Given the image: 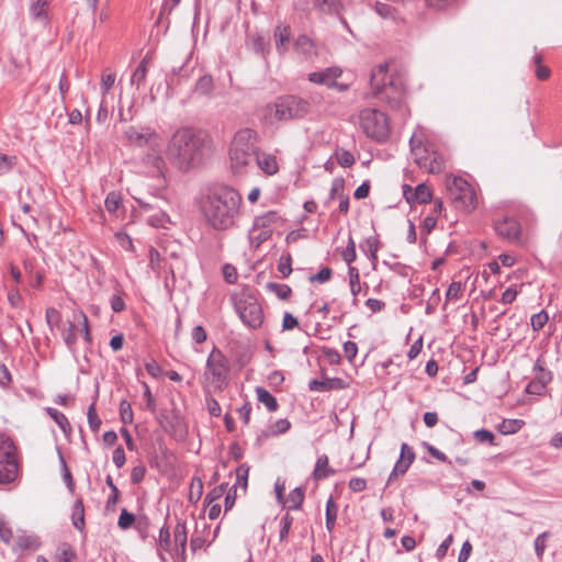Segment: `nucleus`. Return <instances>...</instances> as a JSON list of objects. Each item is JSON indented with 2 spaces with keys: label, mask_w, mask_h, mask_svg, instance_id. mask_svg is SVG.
Masks as SVG:
<instances>
[{
  "label": "nucleus",
  "mask_w": 562,
  "mask_h": 562,
  "mask_svg": "<svg viewBox=\"0 0 562 562\" xmlns=\"http://www.w3.org/2000/svg\"><path fill=\"white\" fill-rule=\"evenodd\" d=\"M548 385L536 380H531L527 386L526 392L532 395H542Z\"/></svg>",
  "instance_id": "obj_63"
},
{
  "label": "nucleus",
  "mask_w": 562,
  "mask_h": 562,
  "mask_svg": "<svg viewBox=\"0 0 562 562\" xmlns=\"http://www.w3.org/2000/svg\"><path fill=\"white\" fill-rule=\"evenodd\" d=\"M342 70L341 68L334 66L328 67L321 71H314L308 74L307 79L317 85H324L328 88H338L339 90L344 91L347 89L346 85H339L336 82V80L341 76Z\"/></svg>",
  "instance_id": "obj_13"
},
{
  "label": "nucleus",
  "mask_w": 562,
  "mask_h": 562,
  "mask_svg": "<svg viewBox=\"0 0 562 562\" xmlns=\"http://www.w3.org/2000/svg\"><path fill=\"white\" fill-rule=\"evenodd\" d=\"M336 158L341 167L349 168L355 164L353 155L345 149L336 150Z\"/></svg>",
  "instance_id": "obj_53"
},
{
  "label": "nucleus",
  "mask_w": 562,
  "mask_h": 562,
  "mask_svg": "<svg viewBox=\"0 0 562 562\" xmlns=\"http://www.w3.org/2000/svg\"><path fill=\"white\" fill-rule=\"evenodd\" d=\"M271 235H272V231L259 229L258 232H255L254 227H251V229L249 232V239H250L251 245H254L255 247H259L262 243L268 240L271 237Z\"/></svg>",
  "instance_id": "obj_46"
},
{
  "label": "nucleus",
  "mask_w": 562,
  "mask_h": 562,
  "mask_svg": "<svg viewBox=\"0 0 562 562\" xmlns=\"http://www.w3.org/2000/svg\"><path fill=\"white\" fill-rule=\"evenodd\" d=\"M172 541L169 528L167 526H164L159 530V537H158V547H159V558L161 561H166V558L161 553V550L171 553L172 552Z\"/></svg>",
  "instance_id": "obj_29"
},
{
  "label": "nucleus",
  "mask_w": 562,
  "mask_h": 562,
  "mask_svg": "<svg viewBox=\"0 0 562 562\" xmlns=\"http://www.w3.org/2000/svg\"><path fill=\"white\" fill-rule=\"evenodd\" d=\"M134 521H135V516L132 513H128L126 509H122L120 517H119L117 526L121 529L126 530L130 527H132Z\"/></svg>",
  "instance_id": "obj_59"
},
{
  "label": "nucleus",
  "mask_w": 562,
  "mask_h": 562,
  "mask_svg": "<svg viewBox=\"0 0 562 562\" xmlns=\"http://www.w3.org/2000/svg\"><path fill=\"white\" fill-rule=\"evenodd\" d=\"M115 79H116V76L114 72H108V74L104 72L101 76V91H102L103 95H105L110 91V89L114 86Z\"/></svg>",
  "instance_id": "obj_61"
},
{
  "label": "nucleus",
  "mask_w": 562,
  "mask_h": 562,
  "mask_svg": "<svg viewBox=\"0 0 562 562\" xmlns=\"http://www.w3.org/2000/svg\"><path fill=\"white\" fill-rule=\"evenodd\" d=\"M541 61H542L541 55L536 52L532 57V63L536 66L535 75H536L537 79H539V80H547L550 77L551 70L549 69V67L543 66L541 64Z\"/></svg>",
  "instance_id": "obj_41"
},
{
  "label": "nucleus",
  "mask_w": 562,
  "mask_h": 562,
  "mask_svg": "<svg viewBox=\"0 0 562 562\" xmlns=\"http://www.w3.org/2000/svg\"><path fill=\"white\" fill-rule=\"evenodd\" d=\"M335 474V470L329 467V460L326 454L318 457L314 471L313 477L316 481L324 480L330 475Z\"/></svg>",
  "instance_id": "obj_23"
},
{
  "label": "nucleus",
  "mask_w": 562,
  "mask_h": 562,
  "mask_svg": "<svg viewBox=\"0 0 562 562\" xmlns=\"http://www.w3.org/2000/svg\"><path fill=\"white\" fill-rule=\"evenodd\" d=\"M311 110L307 100L296 95H284L278 98L274 102L265 106V120L273 122H283L304 117Z\"/></svg>",
  "instance_id": "obj_5"
},
{
  "label": "nucleus",
  "mask_w": 562,
  "mask_h": 562,
  "mask_svg": "<svg viewBox=\"0 0 562 562\" xmlns=\"http://www.w3.org/2000/svg\"><path fill=\"white\" fill-rule=\"evenodd\" d=\"M337 512L338 507L334 501V498L330 496L326 502V529L328 531H333L335 528L336 519H337Z\"/></svg>",
  "instance_id": "obj_33"
},
{
  "label": "nucleus",
  "mask_w": 562,
  "mask_h": 562,
  "mask_svg": "<svg viewBox=\"0 0 562 562\" xmlns=\"http://www.w3.org/2000/svg\"><path fill=\"white\" fill-rule=\"evenodd\" d=\"M227 484L223 483L218 486H215L212 491L206 494L205 503L206 505H211L220 499L226 492Z\"/></svg>",
  "instance_id": "obj_55"
},
{
  "label": "nucleus",
  "mask_w": 562,
  "mask_h": 562,
  "mask_svg": "<svg viewBox=\"0 0 562 562\" xmlns=\"http://www.w3.org/2000/svg\"><path fill=\"white\" fill-rule=\"evenodd\" d=\"M248 474L249 465H247L246 463L240 464L236 469V482L233 485L232 490H236L238 486H240L243 491L246 492L248 484Z\"/></svg>",
  "instance_id": "obj_38"
},
{
  "label": "nucleus",
  "mask_w": 562,
  "mask_h": 562,
  "mask_svg": "<svg viewBox=\"0 0 562 562\" xmlns=\"http://www.w3.org/2000/svg\"><path fill=\"white\" fill-rule=\"evenodd\" d=\"M255 160L259 169L268 176H272L277 173L279 170V164L277 161V158L271 154L258 151L255 157Z\"/></svg>",
  "instance_id": "obj_18"
},
{
  "label": "nucleus",
  "mask_w": 562,
  "mask_h": 562,
  "mask_svg": "<svg viewBox=\"0 0 562 562\" xmlns=\"http://www.w3.org/2000/svg\"><path fill=\"white\" fill-rule=\"evenodd\" d=\"M120 418L121 422L125 425L133 423V411L131 404L127 401H122L120 403Z\"/></svg>",
  "instance_id": "obj_54"
},
{
  "label": "nucleus",
  "mask_w": 562,
  "mask_h": 562,
  "mask_svg": "<svg viewBox=\"0 0 562 562\" xmlns=\"http://www.w3.org/2000/svg\"><path fill=\"white\" fill-rule=\"evenodd\" d=\"M373 10L384 20H391L395 22L400 19L398 10L389 3L375 1L373 4Z\"/></svg>",
  "instance_id": "obj_25"
},
{
  "label": "nucleus",
  "mask_w": 562,
  "mask_h": 562,
  "mask_svg": "<svg viewBox=\"0 0 562 562\" xmlns=\"http://www.w3.org/2000/svg\"><path fill=\"white\" fill-rule=\"evenodd\" d=\"M348 276H349L350 291L353 296L352 304L357 305L358 304L357 295L361 291L359 270L356 267H349Z\"/></svg>",
  "instance_id": "obj_30"
},
{
  "label": "nucleus",
  "mask_w": 562,
  "mask_h": 562,
  "mask_svg": "<svg viewBox=\"0 0 562 562\" xmlns=\"http://www.w3.org/2000/svg\"><path fill=\"white\" fill-rule=\"evenodd\" d=\"M77 327L74 323L69 322L68 327L63 330V339L70 350H75L77 341Z\"/></svg>",
  "instance_id": "obj_44"
},
{
  "label": "nucleus",
  "mask_w": 562,
  "mask_h": 562,
  "mask_svg": "<svg viewBox=\"0 0 562 562\" xmlns=\"http://www.w3.org/2000/svg\"><path fill=\"white\" fill-rule=\"evenodd\" d=\"M403 192L408 203H428L432 198L430 189L424 183L418 184L414 190L404 186Z\"/></svg>",
  "instance_id": "obj_16"
},
{
  "label": "nucleus",
  "mask_w": 562,
  "mask_h": 562,
  "mask_svg": "<svg viewBox=\"0 0 562 562\" xmlns=\"http://www.w3.org/2000/svg\"><path fill=\"white\" fill-rule=\"evenodd\" d=\"M290 422L288 419H279L272 426H270L267 435H280L284 434L290 428Z\"/></svg>",
  "instance_id": "obj_60"
},
{
  "label": "nucleus",
  "mask_w": 562,
  "mask_h": 562,
  "mask_svg": "<svg viewBox=\"0 0 562 562\" xmlns=\"http://www.w3.org/2000/svg\"><path fill=\"white\" fill-rule=\"evenodd\" d=\"M257 400L263 404L269 412H276L279 407L277 398L265 387H256Z\"/></svg>",
  "instance_id": "obj_28"
},
{
  "label": "nucleus",
  "mask_w": 562,
  "mask_h": 562,
  "mask_svg": "<svg viewBox=\"0 0 562 562\" xmlns=\"http://www.w3.org/2000/svg\"><path fill=\"white\" fill-rule=\"evenodd\" d=\"M45 412L58 425L66 437L71 435V425L65 414L53 407H46Z\"/></svg>",
  "instance_id": "obj_24"
},
{
  "label": "nucleus",
  "mask_w": 562,
  "mask_h": 562,
  "mask_svg": "<svg viewBox=\"0 0 562 562\" xmlns=\"http://www.w3.org/2000/svg\"><path fill=\"white\" fill-rule=\"evenodd\" d=\"M16 156L0 153V177L9 173L16 165Z\"/></svg>",
  "instance_id": "obj_42"
},
{
  "label": "nucleus",
  "mask_w": 562,
  "mask_h": 562,
  "mask_svg": "<svg viewBox=\"0 0 562 562\" xmlns=\"http://www.w3.org/2000/svg\"><path fill=\"white\" fill-rule=\"evenodd\" d=\"M341 257L349 266L356 260V245L351 237H349L348 244L341 252Z\"/></svg>",
  "instance_id": "obj_56"
},
{
  "label": "nucleus",
  "mask_w": 562,
  "mask_h": 562,
  "mask_svg": "<svg viewBox=\"0 0 562 562\" xmlns=\"http://www.w3.org/2000/svg\"><path fill=\"white\" fill-rule=\"evenodd\" d=\"M494 228L501 237L515 240L519 236V224L516 220L512 217H503L502 220H496L494 223Z\"/></svg>",
  "instance_id": "obj_15"
},
{
  "label": "nucleus",
  "mask_w": 562,
  "mask_h": 562,
  "mask_svg": "<svg viewBox=\"0 0 562 562\" xmlns=\"http://www.w3.org/2000/svg\"><path fill=\"white\" fill-rule=\"evenodd\" d=\"M211 140L202 131L181 127L170 137L166 157L169 162L182 172L200 166L209 155Z\"/></svg>",
  "instance_id": "obj_1"
},
{
  "label": "nucleus",
  "mask_w": 562,
  "mask_h": 562,
  "mask_svg": "<svg viewBox=\"0 0 562 562\" xmlns=\"http://www.w3.org/2000/svg\"><path fill=\"white\" fill-rule=\"evenodd\" d=\"M187 540H188V531L186 522L178 521L175 529H173V546L175 548L172 551H175V558L179 562L186 561V549H187Z\"/></svg>",
  "instance_id": "obj_14"
},
{
  "label": "nucleus",
  "mask_w": 562,
  "mask_h": 562,
  "mask_svg": "<svg viewBox=\"0 0 562 562\" xmlns=\"http://www.w3.org/2000/svg\"><path fill=\"white\" fill-rule=\"evenodd\" d=\"M304 501V492L301 487H295L292 490L284 501L288 504L289 509L296 510L301 507Z\"/></svg>",
  "instance_id": "obj_39"
},
{
  "label": "nucleus",
  "mask_w": 562,
  "mask_h": 562,
  "mask_svg": "<svg viewBox=\"0 0 562 562\" xmlns=\"http://www.w3.org/2000/svg\"><path fill=\"white\" fill-rule=\"evenodd\" d=\"M294 47H295V49H296L300 54H302V55H304V56H306V57L311 56V55L313 54V52H314V43H313V41H312L308 36H306V35H300V36L295 40Z\"/></svg>",
  "instance_id": "obj_34"
},
{
  "label": "nucleus",
  "mask_w": 562,
  "mask_h": 562,
  "mask_svg": "<svg viewBox=\"0 0 562 562\" xmlns=\"http://www.w3.org/2000/svg\"><path fill=\"white\" fill-rule=\"evenodd\" d=\"M74 558L75 552L72 551L70 546L64 544L61 548H59L58 560L60 562H70Z\"/></svg>",
  "instance_id": "obj_64"
},
{
  "label": "nucleus",
  "mask_w": 562,
  "mask_h": 562,
  "mask_svg": "<svg viewBox=\"0 0 562 562\" xmlns=\"http://www.w3.org/2000/svg\"><path fill=\"white\" fill-rule=\"evenodd\" d=\"M121 202H122L121 194L119 192L111 191L110 193H108L105 201H104L105 209L108 210L109 213L113 214L119 210Z\"/></svg>",
  "instance_id": "obj_47"
},
{
  "label": "nucleus",
  "mask_w": 562,
  "mask_h": 562,
  "mask_svg": "<svg viewBox=\"0 0 562 562\" xmlns=\"http://www.w3.org/2000/svg\"><path fill=\"white\" fill-rule=\"evenodd\" d=\"M170 222L169 216L166 212L159 211L153 215H150L147 220V223L153 227H166V225Z\"/></svg>",
  "instance_id": "obj_49"
},
{
  "label": "nucleus",
  "mask_w": 562,
  "mask_h": 562,
  "mask_svg": "<svg viewBox=\"0 0 562 562\" xmlns=\"http://www.w3.org/2000/svg\"><path fill=\"white\" fill-rule=\"evenodd\" d=\"M146 467L143 463L135 465L131 471V481L133 484L140 483L146 475Z\"/></svg>",
  "instance_id": "obj_62"
},
{
  "label": "nucleus",
  "mask_w": 562,
  "mask_h": 562,
  "mask_svg": "<svg viewBox=\"0 0 562 562\" xmlns=\"http://www.w3.org/2000/svg\"><path fill=\"white\" fill-rule=\"evenodd\" d=\"M414 161L430 173H439L445 169L443 156L430 144H422L415 137L411 138Z\"/></svg>",
  "instance_id": "obj_9"
},
{
  "label": "nucleus",
  "mask_w": 562,
  "mask_h": 562,
  "mask_svg": "<svg viewBox=\"0 0 562 562\" xmlns=\"http://www.w3.org/2000/svg\"><path fill=\"white\" fill-rule=\"evenodd\" d=\"M446 188L457 207L467 212L476 205V194L471 184L461 177H447Z\"/></svg>",
  "instance_id": "obj_10"
},
{
  "label": "nucleus",
  "mask_w": 562,
  "mask_h": 562,
  "mask_svg": "<svg viewBox=\"0 0 562 562\" xmlns=\"http://www.w3.org/2000/svg\"><path fill=\"white\" fill-rule=\"evenodd\" d=\"M314 5L326 14H335L342 8L339 0H314Z\"/></svg>",
  "instance_id": "obj_32"
},
{
  "label": "nucleus",
  "mask_w": 562,
  "mask_h": 562,
  "mask_svg": "<svg viewBox=\"0 0 562 562\" xmlns=\"http://www.w3.org/2000/svg\"><path fill=\"white\" fill-rule=\"evenodd\" d=\"M414 459H415L414 452H409V454H407V459H404V453H401L400 459L395 463L393 471L391 472V474L389 476L387 483H390L398 474H401V475L405 474L407 472V470L409 469L411 464L413 463Z\"/></svg>",
  "instance_id": "obj_27"
},
{
  "label": "nucleus",
  "mask_w": 562,
  "mask_h": 562,
  "mask_svg": "<svg viewBox=\"0 0 562 562\" xmlns=\"http://www.w3.org/2000/svg\"><path fill=\"white\" fill-rule=\"evenodd\" d=\"M125 136L131 144L138 147H148L155 150L161 145L160 136L149 127L130 126L125 131Z\"/></svg>",
  "instance_id": "obj_12"
},
{
  "label": "nucleus",
  "mask_w": 562,
  "mask_h": 562,
  "mask_svg": "<svg viewBox=\"0 0 562 562\" xmlns=\"http://www.w3.org/2000/svg\"><path fill=\"white\" fill-rule=\"evenodd\" d=\"M267 289L281 300H288L292 293V290L289 285L274 282L268 283Z\"/></svg>",
  "instance_id": "obj_43"
},
{
  "label": "nucleus",
  "mask_w": 562,
  "mask_h": 562,
  "mask_svg": "<svg viewBox=\"0 0 562 562\" xmlns=\"http://www.w3.org/2000/svg\"><path fill=\"white\" fill-rule=\"evenodd\" d=\"M281 221V216L276 211H268L255 217L252 227L255 232L259 229L272 231L274 224Z\"/></svg>",
  "instance_id": "obj_20"
},
{
  "label": "nucleus",
  "mask_w": 562,
  "mask_h": 562,
  "mask_svg": "<svg viewBox=\"0 0 562 562\" xmlns=\"http://www.w3.org/2000/svg\"><path fill=\"white\" fill-rule=\"evenodd\" d=\"M525 425L521 419H504L498 426L499 432L503 435H513L519 431Z\"/></svg>",
  "instance_id": "obj_37"
},
{
  "label": "nucleus",
  "mask_w": 562,
  "mask_h": 562,
  "mask_svg": "<svg viewBox=\"0 0 562 562\" xmlns=\"http://www.w3.org/2000/svg\"><path fill=\"white\" fill-rule=\"evenodd\" d=\"M87 417H88V424H89L90 429L93 432L99 431L102 422L95 412V403H92L89 406L88 412H87Z\"/></svg>",
  "instance_id": "obj_48"
},
{
  "label": "nucleus",
  "mask_w": 562,
  "mask_h": 562,
  "mask_svg": "<svg viewBox=\"0 0 562 562\" xmlns=\"http://www.w3.org/2000/svg\"><path fill=\"white\" fill-rule=\"evenodd\" d=\"M548 321H549L548 313L546 311H541L531 316V319H530L531 327L535 331H539L544 327V325L548 323Z\"/></svg>",
  "instance_id": "obj_50"
},
{
  "label": "nucleus",
  "mask_w": 562,
  "mask_h": 562,
  "mask_svg": "<svg viewBox=\"0 0 562 562\" xmlns=\"http://www.w3.org/2000/svg\"><path fill=\"white\" fill-rule=\"evenodd\" d=\"M250 46L257 54H265L268 47L267 41L260 35H254L250 38Z\"/></svg>",
  "instance_id": "obj_58"
},
{
  "label": "nucleus",
  "mask_w": 562,
  "mask_h": 562,
  "mask_svg": "<svg viewBox=\"0 0 562 562\" xmlns=\"http://www.w3.org/2000/svg\"><path fill=\"white\" fill-rule=\"evenodd\" d=\"M292 524H293V517L291 515L285 514L281 518V521H280L281 529H280V533H279L280 541H285L286 540Z\"/></svg>",
  "instance_id": "obj_57"
},
{
  "label": "nucleus",
  "mask_w": 562,
  "mask_h": 562,
  "mask_svg": "<svg viewBox=\"0 0 562 562\" xmlns=\"http://www.w3.org/2000/svg\"><path fill=\"white\" fill-rule=\"evenodd\" d=\"M370 85L373 95L389 104L392 110L400 111L402 116L406 114L405 83L401 76L389 74V66L380 65L371 72Z\"/></svg>",
  "instance_id": "obj_3"
},
{
  "label": "nucleus",
  "mask_w": 562,
  "mask_h": 562,
  "mask_svg": "<svg viewBox=\"0 0 562 562\" xmlns=\"http://www.w3.org/2000/svg\"><path fill=\"white\" fill-rule=\"evenodd\" d=\"M48 0H37L30 7L31 16L34 20H45L47 18Z\"/></svg>",
  "instance_id": "obj_35"
},
{
  "label": "nucleus",
  "mask_w": 562,
  "mask_h": 562,
  "mask_svg": "<svg viewBox=\"0 0 562 562\" xmlns=\"http://www.w3.org/2000/svg\"><path fill=\"white\" fill-rule=\"evenodd\" d=\"M147 164L153 166L158 176H165L167 170V164L162 156L160 155H148Z\"/></svg>",
  "instance_id": "obj_45"
},
{
  "label": "nucleus",
  "mask_w": 562,
  "mask_h": 562,
  "mask_svg": "<svg viewBox=\"0 0 562 562\" xmlns=\"http://www.w3.org/2000/svg\"><path fill=\"white\" fill-rule=\"evenodd\" d=\"M236 311L241 322L250 327L258 328L263 323V311L258 300L252 294H243L235 303Z\"/></svg>",
  "instance_id": "obj_11"
},
{
  "label": "nucleus",
  "mask_w": 562,
  "mask_h": 562,
  "mask_svg": "<svg viewBox=\"0 0 562 562\" xmlns=\"http://www.w3.org/2000/svg\"><path fill=\"white\" fill-rule=\"evenodd\" d=\"M203 494V482L200 477L194 476L191 480L188 499L190 503L195 504L201 499Z\"/></svg>",
  "instance_id": "obj_36"
},
{
  "label": "nucleus",
  "mask_w": 562,
  "mask_h": 562,
  "mask_svg": "<svg viewBox=\"0 0 562 562\" xmlns=\"http://www.w3.org/2000/svg\"><path fill=\"white\" fill-rule=\"evenodd\" d=\"M463 290H464V285L462 282H460V281L452 282L446 292V300L447 301L459 300Z\"/></svg>",
  "instance_id": "obj_51"
},
{
  "label": "nucleus",
  "mask_w": 562,
  "mask_h": 562,
  "mask_svg": "<svg viewBox=\"0 0 562 562\" xmlns=\"http://www.w3.org/2000/svg\"><path fill=\"white\" fill-rule=\"evenodd\" d=\"M20 475L18 447L5 432H0V484H10Z\"/></svg>",
  "instance_id": "obj_7"
},
{
  "label": "nucleus",
  "mask_w": 562,
  "mask_h": 562,
  "mask_svg": "<svg viewBox=\"0 0 562 562\" xmlns=\"http://www.w3.org/2000/svg\"><path fill=\"white\" fill-rule=\"evenodd\" d=\"M345 387L346 384L340 378L314 379L308 383V389L313 392H327L330 390H342Z\"/></svg>",
  "instance_id": "obj_17"
},
{
  "label": "nucleus",
  "mask_w": 562,
  "mask_h": 562,
  "mask_svg": "<svg viewBox=\"0 0 562 562\" xmlns=\"http://www.w3.org/2000/svg\"><path fill=\"white\" fill-rule=\"evenodd\" d=\"M276 48L279 54L283 55L288 48L291 37V29L289 25H278L273 33Z\"/></svg>",
  "instance_id": "obj_21"
},
{
  "label": "nucleus",
  "mask_w": 562,
  "mask_h": 562,
  "mask_svg": "<svg viewBox=\"0 0 562 562\" xmlns=\"http://www.w3.org/2000/svg\"><path fill=\"white\" fill-rule=\"evenodd\" d=\"M231 363L222 350L213 348L206 359L204 376L215 392H223L229 383Z\"/></svg>",
  "instance_id": "obj_6"
},
{
  "label": "nucleus",
  "mask_w": 562,
  "mask_h": 562,
  "mask_svg": "<svg viewBox=\"0 0 562 562\" xmlns=\"http://www.w3.org/2000/svg\"><path fill=\"white\" fill-rule=\"evenodd\" d=\"M149 57L146 55L137 65V67L134 69L132 76H131V85L134 86L137 90L144 86L147 77L148 71V65H149Z\"/></svg>",
  "instance_id": "obj_22"
},
{
  "label": "nucleus",
  "mask_w": 562,
  "mask_h": 562,
  "mask_svg": "<svg viewBox=\"0 0 562 562\" xmlns=\"http://www.w3.org/2000/svg\"><path fill=\"white\" fill-rule=\"evenodd\" d=\"M359 123L363 133L378 142L385 140L391 133L386 114L378 109H363L359 113Z\"/></svg>",
  "instance_id": "obj_8"
},
{
  "label": "nucleus",
  "mask_w": 562,
  "mask_h": 562,
  "mask_svg": "<svg viewBox=\"0 0 562 562\" xmlns=\"http://www.w3.org/2000/svg\"><path fill=\"white\" fill-rule=\"evenodd\" d=\"M533 380L549 385L552 382L553 374L548 369L543 355L539 356L532 367Z\"/></svg>",
  "instance_id": "obj_19"
},
{
  "label": "nucleus",
  "mask_w": 562,
  "mask_h": 562,
  "mask_svg": "<svg viewBox=\"0 0 562 562\" xmlns=\"http://www.w3.org/2000/svg\"><path fill=\"white\" fill-rule=\"evenodd\" d=\"M241 195L228 186H215L201 201V211L206 224L215 231H227L236 226L240 217Z\"/></svg>",
  "instance_id": "obj_2"
},
{
  "label": "nucleus",
  "mask_w": 562,
  "mask_h": 562,
  "mask_svg": "<svg viewBox=\"0 0 562 562\" xmlns=\"http://www.w3.org/2000/svg\"><path fill=\"white\" fill-rule=\"evenodd\" d=\"M213 78L209 75L202 76L195 83V92L202 95H209L213 91Z\"/></svg>",
  "instance_id": "obj_40"
},
{
  "label": "nucleus",
  "mask_w": 562,
  "mask_h": 562,
  "mask_svg": "<svg viewBox=\"0 0 562 562\" xmlns=\"http://www.w3.org/2000/svg\"><path fill=\"white\" fill-rule=\"evenodd\" d=\"M380 248V241L376 236H370L366 239L364 246L362 247L368 258L375 265L378 260V250Z\"/></svg>",
  "instance_id": "obj_31"
},
{
  "label": "nucleus",
  "mask_w": 562,
  "mask_h": 562,
  "mask_svg": "<svg viewBox=\"0 0 562 562\" xmlns=\"http://www.w3.org/2000/svg\"><path fill=\"white\" fill-rule=\"evenodd\" d=\"M278 271L283 278H288L292 272V257L290 254L281 256L278 263Z\"/></svg>",
  "instance_id": "obj_52"
},
{
  "label": "nucleus",
  "mask_w": 562,
  "mask_h": 562,
  "mask_svg": "<svg viewBox=\"0 0 562 562\" xmlns=\"http://www.w3.org/2000/svg\"><path fill=\"white\" fill-rule=\"evenodd\" d=\"M71 522L78 531L85 530V506L81 498L77 499L72 506Z\"/></svg>",
  "instance_id": "obj_26"
},
{
  "label": "nucleus",
  "mask_w": 562,
  "mask_h": 562,
  "mask_svg": "<svg viewBox=\"0 0 562 562\" xmlns=\"http://www.w3.org/2000/svg\"><path fill=\"white\" fill-rule=\"evenodd\" d=\"M258 149V133L251 128L239 130L231 144L229 159L235 172H243L255 159Z\"/></svg>",
  "instance_id": "obj_4"
}]
</instances>
